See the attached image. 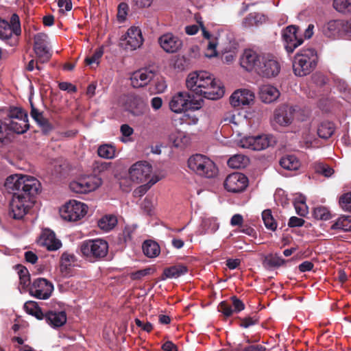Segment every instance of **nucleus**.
<instances>
[{
	"label": "nucleus",
	"mask_w": 351,
	"mask_h": 351,
	"mask_svg": "<svg viewBox=\"0 0 351 351\" xmlns=\"http://www.w3.org/2000/svg\"><path fill=\"white\" fill-rule=\"evenodd\" d=\"M4 185L10 193H13L9 215L14 219H23L35 204L40 183L34 177L14 174L6 178Z\"/></svg>",
	"instance_id": "f257e3e1"
},
{
	"label": "nucleus",
	"mask_w": 351,
	"mask_h": 351,
	"mask_svg": "<svg viewBox=\"0 0 351 351\" xmlns=\"http://www.w3.org/2000/svg\"><path fill=\"white\" fill-rule=\"evenodd\" d=\"M186 86L192 93L203 97L217 100L222 97L225 90L219 81H217L207 71H200L189 73Z\"/></svg>",
	"instance_id": "f03ea898"
},
{
	"label": "nucleus",
	"mask_w": 351,
	"mask_h": 351,
	"mask_svg": "<svg viewBox=\"0 0 351 351\" xmlns=\"http://www.w3.org/2000/svg\"><path fill=\"white\" fill-rule=\"evenodd\" d=\"M318 62L317 51L313 48H304L294 56L293 70L295 75L303 77L311 73Z\"/></svg>",
	"instance_id": "7ed1b4c3"
},
{
	"label": "nucleus",
	"mask_w": 351,
	"mask_h": 351,
	"mask_svg": "<svg viewBox=\"0 0 351 351\" xmlns=\"http://www.w3.org/2000/svg\"><path fill=\"white\" fill-rule=\"evenodd\" d=\"M82 256L90 263L100 261L108 252V243L101 239H88L82 241L80 245Z\"/></svg>",
	"instance_id": "20e7f679"
},
{
	"label": "nucleus",
	"mask_w": 351,
	"mask_h": 351,
	"mask_svg": "<svg viewBox=\"0 0 351 351\" xmlns=\"http://www.w3.org/2000/svg\"><path fill=\"white\" fill-rule=\"evenodd\" d=\"M189 169L198 176L207 178H214L217 175L218 169L215 162L202 154L191 156L187 161Z\"/></svg>",
	"instance_id": "39448f33"
},
{
	"label": "nucleus",
	"mask_w": 351,
	"mask_h": 351,
	"mask_svg": "<svg viewBox=\"0 0 351 351\" xmlns=\"http://www.w3.org/2000/svg\"><path fill=\"white\" fill-rule=\"evenodd\" d=\"M29 128L28 119H2L0 120V143L4 145L8 144L11 141L12 134H22Z\"/></svg>",
	"instance_id": "423d86ee"
},
{
	"label": "nucleus",
	"mask_w": 351,
	"mask_h": 351,
	"mask_svg": "<svg viewBox=\"0 0 351 351\" xmlns=\"http://www.w3.org/2000/svg\"><path fill=\"white\" fill-rule=\"evenodd\" d=\"M87 213V206L75 199L70 200L60 209V217L65 221H76Z\"/></svg>",
	"instance_id": "0eeeda50"
},
{
	"label": "nucleus",
	"mask_w": 351,
	"mask_h": 351,
	"mask_svg": "<svg viewBox=\"0 0 351 351\" xmlns=\"http://www.w3.org/2000/svg\"><path fill=\"white\" fill-rule=\"evenodd\" d=\"M47 38V36L42 33L37 34L34 38V51L36 57V69L38 71L41 70L38 63L44 64L49 62L52 56Z\"/></svg>",
	"instance_id": "6e6552de"
},
{
	"label": "nucleus",
	"mask_w": 351,
	"mask_h": 351,
	"mask_svg": "<svg viewBox=\"0 0 351 351\" xmlns=\"http://www.w3.org/2000/svg\"><path fill=\"white\" fill-rule=\"evenodd\" d=\"M271 136L261 135L257 136H246L240 140V146L243 148L255 151L263 150L275 143Z\"/></svg>",
	"instance_id": "1a4fd4ad"
},
{
	"label": "nucleus",
	"mask_w": 351,
	"mask_h": 351,
	"mask_svg": "<svg viewBox=\"0 0 351 351\" xmlns=\"http://www.w3.org/2000/svg\"><path fill=\"white\" fill-rule=\"evenodd\" d=\"M143 43L141 30L137 27L129 28L121 38L120 45L125 50L134 51L139 48Z\"/></svg>",
	"instance_id": "9d476101"
},
{
	"label": "nucleus",
	"mask_w": 351,
	"mask_h": 351,
	"mask_svg": "<svg viewBox=\"0 0 351 351\" xmlns=\"http://www.w3.org/2000/svg\"><path fill=\"white\" fill-rule=\"evenodd\" d=\"M53 291V284L44 278H38L29 287V294L37 299H48Z\"/></svg>",
	"instance_id": "9b49d317"
},
{
	"label": "nucleus",
	"mask_w": 351,
	"mask_h": 351,
	"mask_svg": "<svg viewBox=\"0 0 351 351\" xmlns=\"http://www.w3.org/2000/svg\"><path fill=\"white\" fill-rule=\"evenodd\" d=\"M260 63L256 73L263 77H275L280 71V64L271 55H263Z\"/></svg>",
	"instance_id": "f8f14e48"
},
{
	"label": "nucleus",
	"mask_w": 351,
	"mask_h": 351,
	"mask_svg": "<svg viewBox=\"0 0 351 351\" xmlns=\"http://www.w3.org/2000/svg\"><path fill=\"white\" fill-rule=\"evenodd\" d=\"M21 33L19 17L16 14H13L10 21L0 19V38L8 40L13 34L20 35Z\"/></svg>",
	"instance_id": "ddd939ff"
},
{
	"label": "nucleus",
	"mask_w": 351,
	"mask_h": 351,
	"mask_svg": "<svg viewBox=\"0 0 351 351\" xmlns=\"http://www.w3.org/2000/svg\"><path fill=\"white\" fill-rule=\"evenodd\" d=\"M192 97L189 93L179 92L171 99L169 102L170 109L176 113H180L189 109L197 108V107L193 106Z\"/></svg>",
	"instance_id": "4468645a"
},
{
	"label": "nucleus",
	"mask_w": 351,
	"mask_h": 351,
	"mask_svg": "<svg viewBox=\"0 0 351 351\" xmlns=\"http://www.w3.org/2000/svg\"><path fill=\"white\" fill-rule=\"evenodd\" d=\"M298 27L289 25L282 31V39L285 42V48L287 53H293L295 49L302 44L303 39L298 36Z\"/></svg>",
	"instance_id": "2eb2a0df"
},
{
	"label": "nucleus",
	"mask_w": 351,
	"mask_h": 351,
	"mask_svg": "<svg viewBox=\"0 0 351 351\" xmlns=\"http://www.w3.org/2000/svg\"><path fill=\"white\" fill-rule=\"evenodd\" d=\"M124 107L126 111L135 117L143 115L148 110L143 98L137 95H128L124 103Z\"/></svg>",
	"instance_id": "dca6fc26"
},
{
	"label": "nucleus",
	"mask_w": 351,
	"mask_h": 351,
	"mask_svg": "<svg viewBox=\"0 0 351 351\" xmlns=\"http://www.w3.org/2000/svg\"><path fill=\"white\" fill-rule=\"evenodd\" d=\"M248 184L247 178L243 173L235 172L227 176L224 182L225 189L232 193L243 191Z\"/></svg>",
	"instance_id": "f3484780"
},
{
	"label": "nucleus",
	"mask_w": 351,
	"mask_h": 351,
	"mask_svg": "<svg viewBox=\"0 0 351 351\" xmlns=\"http://www.w3.org/2000/svg\"><path fill=\"white\" fill-rule=\"evenodd\" d=\"M152 171V165L145 161L134 164L129 169V176L133 182L137 183L147 181Z\"/></svg>",
	"instance_id": "a211bd4d"
},
{
	"label": "nucleus",
	"mask_w": 351,
	"mask_h": 351,
	"mask_svg": "<svg viewBox=\"0 0 351 351\" xmlns=\"http://www.w3.org/2000/svg\"><path fill=\"white\" fill-rule=\"evenodd\" d=\"M295 112L292 106L280 105L274 112V121L280 126H289L293 122Z\"/></svg>",
	"instance_id": "6ab92c4d"
},
{
	"label": "nucleus",
	"mask_w": 351,
	"mask_h": 351,
	"mask_svg": "<svg viewBox=\"0 0 351 351\" xmlns=\"http://www.w3.org/2000/svg\"><path fill=\"white\" fill-rule=\"evenodd\" d=\"M156 71L150 68H144L134 72L130 77L134 88H141L152 82L156 76Z\"/></svg>",
	"instance_id": "aec40b11"
},
{
	"label": "nucleus",
	"mask_w": 351,
	"mask_h": 351,
	"mask_svg": "<svg viewBox=\"0 0 351 351\" xmlns=\"http://www.w3.org/2000/svg\"><path fill=\"white\" fill-rule=\"evenodd\" d=\"M263 55L258 54L252 49H245L240 58V64L247 71L256 72Z\"/></svg>",
	"instance_id": "412c9836"
},
{
	"label": "nucleus",
	"mask_w": 351,
	"mask_h": 351,
	"mask_svg": "<svg viewBox=\"0 0 351 351\" xmlns=\"http://www.w3.org/2000/svg\"><path fill=\"white\" fill-rule=\"evenodd\" d=\"M158 43L165 51L169 53L177 52L182 45V40L171 33H167L160 36Z\"/></svg>",
	"instance_id": "4be33fe9"
},
{
	"label": "nucleus",
	"mask_w": 351,
	"mask_h": 351,
	"mask_svg": "<svg viewBox=\"0 0 351 351\" xmlns=\"http://www.w3.org/2000/svg\"><path fill=\"white\" fill-rule=\"evenodd\" d=\"M254 94L250 90L243 89L234 91L230 98V104L234 107L248 106L253 103Z\"/></svg>",
	"instance_id": "5701e85b"
},
{
	"label": "nucleus",
	"mask_w": 351,
	"mask_h": 351,
	"mask_svg": "<svg viewBox=\"0 0 351 351\" xmlns=\"http://www.w3.org/2000/svg\"><path fill=\"white\" fill-rule=\"evenodd\" d=\"M38 243L49 251L57 250L62 246L61 241L56 239L55 233L50 230H45L43 232Z\"/></svg>",
	"instance_id": "b1692460"
},
{
	"label": "nucleus",
	"mask_w": 351,
	"mask_h": 351,
	"mask_svg": "<svg viewBox=\"0 0 351 351\" xmlns=\"http://www.w3.org/2000/svg\"><path fill=\"white\" fill-rule=\"evenodd\" d=\"M188 271L189 269L186 265L178 263L165 268L160 276V280H165L167 278H178L180 276L187 274Z\"/></svg>",
	"instance_id": "393cba45"
},
{
	"label": "nucleus",
	"mask_w": 351,
	"mask_h": 351,
	"mask_svg": "<svg viewBox=\"0 0 351 351\" xmlns=\"http://www.w3.org/2000/svg\"><path fill=\"white\" fill-rule=\"evenodd\" d=\"M280 96L279 90L271 85H263L260 88L259 97L262 101L266 104L276 101Z\"/></svg>",
	"instance_id": "a878e982"
},
{
	"label": "nucleus",
	"mask_w": 351,
	"mask_h": 351,
	"mask_svg": "<svg viewBox=\"0 0 351 351\" xmlns=\"http://www.w3.org/2000/svg\"><path fill=\"white\" fill-rule=\"evenodd\" d=\"M45 319L50 326L58 328L66 322V315L64 311H49L45 314Z\"/></svg>",
	"instance_id": "bb28decb"
},
{
	"label": "nucleus",
	"mask_w": 351,
	"mask_h": 351,
	"mask_svg": "<svg viewBox=\"0 0 351 351\" xmlns=\"http://www.w3.org/2000/svg\"><path fill=\"white\" fill-rule=\"evenodd\" d=\"M344 21L341 20H331L323 27L324 34L328 38L335 37L343 29Z\"/></svg>",
	"instance_id": "cd10ccee"
},
{
	"label": "nucleus",
	"mask_w": 351,
	"mask_h": 351,
	"mask_svg": "<svg viewBox=\"0 0 351 351\" xmlns=\"http://www.w3.org/2000/svg\"><path fill=\"white\" fill-rule=\"evenodd\" d=\"M330 230L342 232H350L351 215H341L330 226Z\"/></svg>",
	"instance_id": "c85d7f7f"
},
{
	"label": "nucleus",
	"mask_w": 351,
	"mask_h": 351,
	"mask_svg": "<svg viewBox=\"0 0 351 351\" xmlns=\"http://www.w3.org/2000/svg\"><path fill=\"white\" fill-rule=\"evenodd\" d=\"M143 254L149 258H155L160 252L159 245L154 241L146 240L142 245Z\"/></svg>",
	"instance_id": "c756f323"
},
{
	"label": "nucleus",
	"mask_w": 351,
	"mask_h": 351,
	"mask_svg": "<svg viewBox=\"0 0 351 351\" xmlns=\"http://www.w3.org/2000/svg\"><path fill=\"white\" fill-rule=\"evenodd\" d=\"M86 193L97 189L102 184L101 179L97 176H86L82 177Z\"/></svg>",
	"instance_id": "7c9ffc66"
},
{
	"label": "nucleus",
	"mask_w": 351,
	"mask_h": 351,
	"mask_svg": "<svg viewBox=\"0 0 351 351\" xmlns=\"http://www.w3.org/2000/svg\"><path fill=\"white\" fill-rule=\"evenodd\" d=\"M76 261L75 255L64 252L60 258V268L62 274H68L73 263Z\"/></svg>",
	"instance_id": "2f4dec72"
},
{
	"label": "nucleus",
	"mask_w": 351,
	"mask_h": 351,
	"mask_svg": "<svg viewBox=\"0 0 351 351\" xmlns=\"http://www.w3.org/2000/svg\"><path fill=\"white\" fill-rule=\"evenodd\" d=\"M335 130V127L332 122L324 121L317 129V134L322 138L328 139L332 136Z\"/></svg>",
	"instance_id": "473e14b6"
},
{
	"label": "nucleus",
	"mask_w": 351,
	"mask_h": 351,
	"mask_svg": "<svg viewBox=\"0 0 351 351\" xmlns=\"http://www.w3.org/2000/svg\"><path fill=\"white\" fill-rule=\"evenodd\" d=\"M117 223V219L112 215H106L98 221V226L106 232L111 230Z\"/></svg>",
	"instance_id": "72a5a7b5"
},
{
	"label": "nucleus",
	"mask_w": 351,
	"mask_h": 351,
	"mask_svg": "<svg viewBox=\"0 0 351 351\" xmlns=\"http://www.w3.org/2000/svg\"><path fill=\"white\" fill-rule=\"evenodd\" d=\"M280 165L285 169L296 170L300 167V162L295 156L287 155L280 159Z\"/></svg>",
	"instance_id": "f704fd0d"
},
{
	"label": "nucleus",
	"mask_w": 351,
	"mask_h": 351,
	"mask_svg": "<svg viewBox=\"0 0 351 351\" xmlns=\"http://www.w3.org/2000/svg\"><path fill=\"white\" fill-rule=\"evenodd\" d=\"M249 161L247 156L241 154L234 155L228 160V165L232 169H241L246 166Z\"/></svg>",
	"instance_id": "c9c22d12"
},
{
	"label": "nucleus",
	"mask_w": 351,
	"mask_h": 351,
	"mask_svg": "<svg viewBox=\"0 0 351 351\" xmlns=\"http://www.w3.org/2000/svg\"><path fill=\"white\" fill-rule=\"evenodd\" d=\"M97 154L101 158L112 159L116 156V148L111 144L101 145L98 147Z\"/></svg>",
	"instance_id": "e433bc0d"
},
{
	"label": "nucleus",
	"mask_w": 351,
	"mask_h": 351,
	"mask_svg": "<svg viewBox=\"0 0 351 351\" xmlns=\"http://www.w3.org/2000/svg\"><path fill=\"white\" fill-rule=\"evenodd\" d=\"M3 119H28L27 113L21 108L11 106L7 113V115Z\"/></svg>",
	"instance_id": "4c0bfd02"
},
{
	"label": "nucleus",
	"mask_w": 351,
	"mask_h": 351,
	"mask_svg": "<svg viewBox=\"0 0 351 351\" xmlns=\"http://www.w3.org/2000/svg\"><path fill=\"white\" fill-rule=\"evenodd\" d=\"M262 218L265 227L271 231H275L277 228V223L271 215V211L269 209L265 210L262 213Z\"/></svg>",
	"instance_id": "58836bf2"
},
{
	"label": "nucleus",
	"mask_w": 351,
	"mask_h": 351,
	"mask_svg": "<svg viewBox=\"0 0 351 351\" xmlns=\"http://www.w3.org/2000/svg\"><path fill=\"white\" fill-rule=\"evenodd\" d=\"M332 5L340 13H351V0H333Z\"/></svg>",
	"instance_id": "ea45409f"
},
{
	"label": "nucleus",
	"mask_w": 351,
	"mask_h": 351,
	"mask_svg": "<svg viewBox=\"0 0 351 351\" xmlns=\"http://www.w3.org/2000/svg\"><path fill=\"white\" fill-rule=\"evenodd\" d=\"M313 217L317 220L326 221L332 217V215L329 210L325 206H317L313 210Z\"/></svg>",
	"instance_id": "a19ab883"
},
{
	"label": "nucleus",
	"mask_w": 351,
	"mask_h": 351,
	"mask_svg": "<svg viewBox=\"0 0 351 351\" xmlns=\"http://www.w3.org/2000/svg\"><path fill=\"white\" fill-rule=\"evenodd\" d=\"M218 227L219 226L215 220L211 219H204L202 223V230L201 234L214 233L218 229Z\"/></svg>",
	"instance_id": "79ce46f5"
},
{
	"label": "nucleus",
	"mask_w": 351,
	"mask_h": 351,
	"mask_svg": "<svg viewBox=\"0 0 351 351\" xmlns=\"http://www.w3.org/2000/svg\"><path fill=\"white\" fill-rule=\"evenodd\" d=\"M155 87V90L158 93L165 92L167 88L166 82L164 77L156 71V76L152 81Z\"/></svg>",
	"instance_id": "37998d69"
},
{
	"label": "nucleus",
	"mask_w": 351,
	"mask_h": 351,
	"mask_svg": "<svg viewBox=\"0 0 351 351\" xmlns=\"http://www.w3.org/2000/svg\"><path fill=\"white\" fill-rule=\"evenodd\" d=\"M339 204L342 210L351 213V192L342 194L339 197Z\"/></svg>",
	"instance_id": "c03bdc74"
},
{
	"label": "nucleus",
	"mask_w": 351,
	"mask_h": 351,
	"mask_svg": "<svg viewBox=\"0 0 351 351\" xmlns=\"http://www.w3.org/2000/svg\"><path fill=\"white\" fill-rule=\"evenodd\" d=\"M305 198L302 197L301 199L295 202L294 206L297 214L301 217H305L308 213V206L305 202Z\"/></svg>",
	"instance_id": "a18cd8bd"
},
{
	"label": "nucleus",
	"mask_w": 351,
	"mask_h": 351,
	"mask_svg": "<svg viewBox=\"0 0 351 351\" xmlns=\"http://www.w3.org/2000/svg\"><path fill=\"white\" fill-rule=\"evenodd\" d=\"M35 121L41 128L43 133L45 134L49 133L53 129L51 123L43 116V114L40 115L37 120H35Z\"/></svg>",
	"instance_id": "49530a36"
},
{
	"label": "nucleus",
	"mask_w": 351,
	"mask_h": 351,
	"mask_svg": "<svg viewBox=\"0 0 351 351\" xmlns=\"http://www.w3.org/2000/svg\"><path fill=\"white\" fill-rule=\"evenodd\" d=\"M104 54V49L102 47H99L97 49L93 54L90 56L87 57L85 59V62L87 65H90L93 63H96L97 64H99V59L102 57Z\"/></svg>",
	"instance_id": "de8ad7c7"
},
{
	"label": "nucleus",
	"mask_w": 351,
	"mask_h": 351,
	"mask_svg": "<svg viewBox=\"0 0 351 351\" xmlns=\"http://www.w3.org/2000/svg\"><path fill=\"white\" fill-rule=\"evenodd\" d=\"M70 189L75 193H87L86 189L84 188L83 180L79 178L77 180L73 181L69 184Z\"/></svg>",
	"instance_id": "09e8293b"
},
{
	"label": "nucleus",
	"mask_w": 351,
	"mask_h": 351,
	"mask_svg": "<svg viewBox=\"0 0 351 351\" xmlns=\"http://www.w3.org/2000/svg\"><path fill=\"white\" fill-rule=\"evenodd\" d=\"M129 10L128 5L125 2H121L119 4L117 8V19L119 22H123L128 15Z\"/></svg>",
	"instance_id": "8fccbe9b"
},
{
	"label": "nucleus",
	"mask_w": 351,
	"mask_h": 351,
	"mask_svg": "<svg viewBox=\"0 0 351 351\" xmlns=\"http://www.w3.org/2000/svg\"><path fill=\"white\" fill-rule=\"evenodd\" d=\"M240 320H241V323L239 324L240 326L247 328L251 326L258 324L259 322V317L256 315H254L252 317L249 316V317H245L242 319L240 318Z\"/></svg>",
	"instance_id": "3c124183"
},
{
	"label": "nucleus",
	"mask_w": 351,
	"mask_h": 351,
	"mask_svg": "<svg viewBox=\"0 0 351 351\" xmlns=\"http://www.w3.org/2000/svg\"><path fill=\"white\" fill-rule=\"evenodd\" d=\"M315 171L325 177H330L334 173V170L330 167L322 163L316 166Z\"/></svg>",
	"instance_id": "603ef678"
},
{
	"label": "nucleus",
	"mask_w": 351,
	"mask_h": 351,
	"mask_svg": "<svg viewBox=\"0 0 351 351\" xmlns=\"http://www.w3.org/2000/svg\"><path fill=\"white\" fill-rule=\"evenodd\" d=\"M218 311L222 313L226 317H230L234 313L232 306L226 301H222L219 303L218 306Z\"/></svg>",
	"instance_id": "864d4df0"
},
{
	"label": "nucleus",
	"mask_w": 351,
	"mask_h": 351,
	"mask_svg": "<svg viewBox=\"0 0 351 351\" xmlns=\"http://www.w3.org/2000/svg\"><path fill=\"white\" fill-rule=\"evenodd\" d=\"M313 82L317 86L322 87L328 82V78L320 73H316L312 76Z\"/></svg>",
	"instance_id": "5fc2aeb1"
},
{
	"label": "nucleus",
	"mask_w": 351,
	"mask_h": 351,
	"mask_svg": "<svg viewBox=\"0 0 351 351\" xmlns=\"http://www.w3.org/2000/svg\"><path fill=\"white\" fill-rule=\"evenodd\" d=\"M152 269L148 267L144 269H140L130 274V278L132 280H141L143 277L150 274Z\"/></svg>",
	"instance_id": "6e6d98bb"
},
{
	"label": "nucleus",
	"mask_w": 351,
	"mask_h": 351,
	"mask_svg": "<svg viewBox=\"0 0 351 351\" xmlns=\"http://www.w3.org/2000/svg\"><path fill=\"white\" fill-rule=\"evenodd\" d=\"M230 300L232 301V306L234 308H232L233 312L234 313H239L241 311L244 310L245 308V304L244 303L239 300L237 296L233 295L230 298Z\"/></svg>",
	"instance_id": "4d7b16f0"
},
{
	"label": "nucleus",
	"mask_w": 351,
	"mask_h": 351,
	"mask_svg": "<svg viewBox=\"0 0 351 351\" xmlns=\"http://www.w3.org/2000/svg\"><path fill=\"white\" fill-rule=\"evenodd\" d=\"M58 5L60 8V12L62 13L64 11H70L72 9L71 0H58Z\"/></svg>",
	"instance_id": "13d9d810"
},
{
	"label": "nucleus",
	"mask_w": 351,
	"mask_h": 351,
	"mask_svg": "<svg viewBox=\"0 0 351 351\" xmlns=\"http://www.w3.org/2000/svg\"><path fill=\"white\" fill-rule=\"evenodd\" d=\"M58 87L62 90H66L69 93L77 92V87L71 83L62 82L59 83Z\"/></svg>",
	"instance_id": "bf43d9fd"
},
{
	"label": "nucleus",
	"mask_w": 351,
	"mask_h": 351,
	"mask_svg": "<svg viewBox=\"0 0 351 351\" xmlns=\"http://www.w3.org/2000/svg\"><path fill=\"white\" fill-rule=\"evenodd\" d=\"M305 221L303 219L293 216L289 219L288 226L290 228L302 227Z\"/></svg>",
	"instance_id": "052dcab7"
},
{
	"label": "nucleus",
	"mask_w": 351,
	"mask_h": 351,
	"mask_svg": "<svg viewBox=\"0 0 351 351\" xmlns=\"http://www.w3.org/2000/svg\"><path fill=\"white\" fill-rule=\"evenodd\" d=\"M38 307V306L37 303L34 301H28V302H25L24 304V308H25V311L28 314L32 315H33L34 312L36 311V310L37 309Z\"/></svg>",
	"instance_id": "680f3d73"
},
{
	"label": "nucleus",
	"mask_w": 351,
	"mask_h": 351,
	"mask_svg": "<svg viewBox=\"0 0 351 351\" xmlns=\"http://www.w3.org/2000/svg\"><path fill=\"white\" fill-rule=\"evenodd\" d=\"M239 232H243L248 236L256 237V232L254 229L250 226L245 224L240 227Z\"/></svg>",
	"instance_id": "e2e57ef3"
},
{
	"label": "nucleus",
	"mask_w": 351,
	"mask_h": 351,
	"mask_svg": "<svg viewBox=\"0 0 351 351\" xmlns=\"http://www.w3.org/2000/svg\"><path fill=\"white\" fill-rule=\"evenodd\" d=\"M285 260L281 257L274 256L269 258V265L273 267H280L285 263Z\"/></svg>",
	"instance_id": "0e129e2a"
},
{
	"label": "nucleus",
	"mask_w": 351,
	"mask_h": 351,
	"mask_svg": "<svg viewBox=\"0 0 351 351\" xmlns=\"http://www.w3.org/2000/svg\"><path fill=\"white\" fill-rule=\"evenodd\" d=\"M313 267L314 264L312 262L306 261L299 265L298 269L300 272H306L311 271Z\"/></svg>",
	"instance_id": "69168bd1"
},
{
	"label": "nucleus",
	"mask_w": 351,
	"mask_h": 351,
	"mask_svg": "<svg viewBox=\"0 0 351 351\" xmlns=\"http://www.w3.org/2000/svg\"><path fill=\"white\" fill-rule=\"evenodd\" d=\"M243 216L240 214L234 215L230 220V224L232 226H239L241 227L243 225Z\"/></svg>",
	"instance_id": "338daca9"
},
{
	"label": "nucleus",
	"mask_w": 351,
	"mask_h": 351,
	"mask_svg": "<svg viewBox=\"0 0 351 351\" xmlns=\"http://www.w3.org/2000/svg\"><path fill=\"white\" fill-rule=\"evenodd\" d=\"M162 350L163 351H178V348L172 341H167L162 344Z\"/></svg>",
	"instance_id": "774afa93"
}]
</instances>
